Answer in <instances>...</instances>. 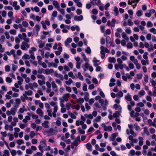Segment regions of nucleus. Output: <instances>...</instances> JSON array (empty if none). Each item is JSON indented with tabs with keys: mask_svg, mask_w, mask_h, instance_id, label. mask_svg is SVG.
Wrapping results in <instances>:
<instances>
[{
	"mask_svg": "<svg viewBox=\"0 0 156 156\" xmlns=\"http://www.w3.org/2000/svg\"><path fill=\"white\" fill-rule=\"evenodd\" d=\"M54 129L53 128H50L49 130L45 131L49 135H51L53 134Z\"/></svg>",
	"mask_w": 156,
	"mask_h": 156,
	"instance_id": "14",
	"label": "nucleus"
},
{
	"mask_svg": "<svg viewBox=\"0 0 156 156\" xmlns=\"http://www.w3.org/2000/svg\"><path fill=\"white\" fill-rule=\"evenodd\" d=\"M134 126L135 127V129L136 131H138L140 129V127L137 125V123H136L134 125Z\"/></svg>",
	"mask_w": 156,
	"mask_h": 156,
	"instance_id": "63",
	"label": "nucleus"
},
{
	"mask_svg": "<svg viewBox=\"0 0 156 156\" xmlns=\"http://www.w3.org/2000/svg\"><path fill=\"white\" fill-rule=\"evenodd\" d=\"M86 147L90 151H92V145L90 143H88L86 144Z\"/></svg>",
	"mask_w": 156,
	"mask_h": 156,
	"instance_id": "17",
	"label": "nucleus"
},
{
	"mask_svg": "<svg viewBox=\"0 0 156 156\" xmlns=\"http://www.w3.org/2000/svg\"><path fill=\"white\" fill-rule=\"evenodd\" d=\"M22 25L25 27H27L28 26V23L25 21H24L22 22Z\"/></svg>",
	"mask_w": 156,
	"mask_h": 156,
	"instance_id": "40",
	"label": "nucleus"
},
{
	"mask_svg": "<svg viewBox=\"0 0 156 156\" xmlns=\"http://www.w3.org/2000/svg\"><path fill=\"white\" fill-rule=\"evenodd\" d=\"M17 111V108H12L11 109V114L13 115H14L16 114V112Z\"/></svg>",
	"mask_w": 156,
	"mask_h": 156,
	"instance_id": "18",
	"label": "nucleus"
},
{
	"mask_svg": "<svg viewBox=\"0 0 156 156\" xmlns=\"http://www.w3.org/2000/svg\"><path fill=\"white\" fill-rule=\"evenodd\" d=\"M49 103L51 106H53L54 107L57 106V103L54 101H51Z\"/></svg>",
	"mask_w": 156,
	"mask_h": 156,
	"instance_id": "31",
	"label": "nucleus"
},
{
	"mask_svg": "<svg viewBox=\"0 0 156 156\" xmlns=\"http://www.w3.org/2000/svg\"><path fill=\"white\" fill-rule=\"evenodd\" d=\"M120 115L119 112L118 111H116L115 113H114L113 116L114 118L119 117Z\"/></svg>",
	"mask_w": 156,
	"mask_h": 156,
	"instance_id": "19",
	"label": "nucleus"
},
{
	"mask_svg": "<svg viewBox=\"0 0 156 156\" xmlns=\"http://www.w3.org/2000/svg\"><path fill=\"white\" fill-rule=\"evenodd\" d=\"M150 31L153 33L154 34H156V30L154 28H152L150 30Z\"/></svg>",
	"mask_w": 156,
	"mask_h": 156,
	"instance_id": "35",
	"label": "nucleus"
},
{
	"mask_svg": "<svg viewBox=\"0 0 156 156\" xmlns=\"http://www.w3.org/2000/svg\"><path fill=\"white\" fill-rule=\"evenodd\" d=\"M85 94H86V95L85 96V97L84 98L86 101H87L89 99V98L88 97V96H89V94L87 92H86L85 93Z\"/></svg>",
	"mask_w": 156,
	"mask_h": 156,
	"instance_id": "33",
	"label": "nucleus"
},
{
	"mask_svg": "<svg viewBox=\"0 0 156 156\" xmlns=\"http://www.w3.org/2000/svg\"><path fill=\"white\" fill-rule=\"evenodd\" d=\"M118 133H114L112 134L111 136L112 138L111 139V140L114 141L116 138V137L118 136Z\"/></svg>",
	"mask_w": 156,
	"mask_h": 156,
	"instance_id": "9",
	"label": "nucleus"
},
{
	"mask_svg": "<svg viewBox=\"0 0 156 156\" xmlns=\"http://www.w3.org/2000/svg\"><path fill=\"white\" fill-rule=\"evenodd\" d=\"M52 112V110L51 109H47V112L48 113V115L51 117H52V114L51 113V112Z\"/></svg>",
	"mask_w": 156,
	"mask_h": 156,
	"instance_id": "49",
	"label": "nucleus"
},
{
	"mask_svg": "<svg viewBox=\"0 0 156 156\" xmlns=\"http://www.w3.org/2000/svg\"><path fill=\"white\" fill-rule=\"evenodd\" d=\"M148 55V53L147 52H145L144 54L143 55V58L145 60H147L148 57L147 55Z\"/></svg>",
	"mask_w": 156,
	"mask_h": 156,
	"instance_id": "39",
	"label": "nucleus"
},
{
	"mask_svg": "<svg viewBox=\"0 0 156 156\" xmlns=\"http://www.w3.org/2000/svg\"><path fill=\"white\" fill-rule=\"evenodd\" d=\"M92 12L93 14H94L95 15H96L98 14V10L96 9H93L92 10Z\"/></svg>",
	"mask_w": 156,
	"mask_h": 156,
	"instance_id": "48",
	"label": "nucleus"
},
{
	"mask_svg": "<svg viewBox=\"0 0 156 156\" xmlns=\"http://www.w3.org/2000/svg\"><path fill=\"white\" fill-rule=\"evenodd\" d=\"M66 83L68 85H69L71 84L73 82V80H72L70 79L69 78V80L68 81L66 80Z\"/></svg>",
	"mask_w": 156,
	"mask_h": 156,
	"instance_id": "26",
	"label": "nucleus"
},
{
	"mask_svg": "<svg viewBox=\"0 0 156 156\" xmlns=\"http://www.w3.org/2000/svg\"><path fill=\"white\" fill-rule=\"evenodd\" d=\"M5 37L4 35H2L1 37V38L0 39V41L2 42V43L3 44L4 42V40L5 39Z\"/></svg>",
	"mask_w": 156,
	"mask_h": 156,
	"instance_id": "50",
	"label": "nucleus"
},
{
	"mask_svg": "<svg viewBox=\"0 0 156 156\" xmlns=\"http://www.w3.org/2000/svg\"><path fill=\"white\" fill-rule=\"evenodd\" d=\"M128 25L129 26H131L133 24V23L132 22L131 20L129 19L128 20Z\"/></svg>",
	"mask_w": 156,
	"mask_h": 156,
	"instance_id": "62",
	"label": "nucleus"
},
{
	"mask_svg": "<svg viewBox=\"0 0 156 156\" xmlns=\"http://www.w3.org/2000/svg\"><path fill=\"white\" fill-rule=\"evenodd\" d=\"M40 144L38 147V148H43L46 145L45 141L44 140L40 141Z\"/></svg>",
	"mask_w": 156,
	"mask_h": 156,
	"instance_id": "4",
	"label": "nucleus"
},
{
	"mask_svg": "<svg viewBox=\"0 0 156 156\" xmlns=\"http://www.w3.org/2000/svg\"><path fill=\"white\" fill-rule=\"evenodd\" d=\"M83 19V16L82 15L80 16H75L74 17V20L75 21H80L82 20Z\"/></svg>",
	"mask_w": 156,
	"mask_h": 156,
	"instance_id": "5",
	"label": "nucleus"
},
{
	"mask_svg": "<svg viewBox=\"0 0 156 156\" xmlns=\"http://www.w3.org/2000/svg\"><path fill=\"white\" fill-rule=\"evenodd\" d=\"M108 61L110 62L115 63L116 62V59L114 57H109L108 58Z\"/></svg>",
	"mask_w": 156,
	"mask_h": 156,
	"instance_id": "13",
	"label": "nucleus"
},
{
	"mask_svg": "<svg viewBox=\"0 0 156 156\" xmlns=\"http://www.w3.org/2000/svg\"><path fill=\"white\" fill-rule=\"evenodd\" d=\"M78 78L80 80H83V76L81 75L80 72H78Z\"/></svg>",
	"mask_w": 156,
	"mask_h": 156,
	"instance_id": "51",
	"label": "nucleus"
},
{
	"mask_svg": "<svg viewBox=\"0 0 156 156\" xmlns=\"http://www.w3.org/2000/svg\"><path fill=\"white\" fill-rule=\"evenodd\" d=\"M100 48L101 50H102L104 51V52L105 51L106 53H109L110 51L107 48H105L103 46H101L100 47Z\"/></svg>",
	"mask_w": 156,
	"mask_h": 156,
	"instance_id": "15",
	"label": "nucleus"
},
{
	"mask_svg": "<svg viewBox=\"0 0 156 156\" xmlns=\"http://www.w3.org/2000/svg\"><path fill=\"white\" fill-rule=\"evenodd\" d=\"M26 152L28 154H31L32 152V151L30 149H27L26 150Z\"/></svg>",
	"mask_w": 156,
	"mask_h": 156,
	"instance_id": "56",
	"label": "nucleus"
},
{
	"mask_svg": "<svg viewBox=\"0 0 156 156\" xmlns=\"http://www.w3.org/2000/svg\"><path fill=\"white\" fill-rule=\"evenodd\" d=\"M50 65L51 66H54L55 68H56L57 66V64H56L55 63H54L53 62H52L51 63H48V65Z\"/></svg>",
	"mask_w": 156,
	"mask_h": 156,
	"instance_id": "47",
	"label": "nucleus"
},
{
	"mask_svg": "<svg viewBox=\"0 0 156 156\" xmlns=\"http://www.w3.org/2000/svg\"><path fill=\"white\" fill-rule=\"evenodd\" d=\"M100 53L101 54V58L102 59H104L105 58V53H104V51L103 50H101V51Z\"/></svg>",
	"mask_w": 156,
	"mask_h": 156,
	"instance_id": "28",
	"label": "nucleus"
},
{
	"mask_svg": "<svg viewBox=\"0 0 156 156\" xmlns=\"http://www.w3.org/2000/svg\"><path fill=\"white\" fill-rule=\"evenodd\" d=\"M17 66L16 65L13 64L12 67V69L13 70V72H14L17 69Z\"/></svg>",
	"mask_w": 156,
	"mask_h": 156,
	"instance_id": "46",
	"label": "nucleus"
},
{
	"mask_svg": "<svg viewBox=\"0 0 156 156\" xmlns=\"http://www.w3.org/2000/svg\"><path fill=\"white\" fill-rule=\"evenodd\" d=\"M70 94L69 93L65 94L62 96L63 99L66 101H67L68 100V98L70 97Z\"/></svg>",
	"mask_w": 156,
	"mask_h": 156,
	"instance_id": "6",
	"label": "nucleus"
},
{
	"mask_svg": "<svg viewBox=\"0 0 156 156\" xmlns=\"http://www.w3.org/2000/svg\"><path fill=\"white\" fill-rule=\"evenodd\" d=\"M111 33V30L110 29H108L106 30L105 33L104 34V36L106 37L107 35H109Z\"/></svg>",
	"mask_w": 156,
	"mask_h": 156,
	"instance_id": "23",
	"label": "nucleus"
},
{
	"mask_svg": "<svg viewBox=\"0 0 156 156\" xmlns=\"http://www.w3.org/2000/svg\"><path fill=\"white\" fill-rule=\"evenodd\" d=\"M144 132L146 133V134L147 135L149 136V133L148 132V131L147 129V127H145L144 128Z\"/></svg>",
	"mask_w": 156,
	"mask_h": 156,
	"instance_id": "36",
	"label": "nucleus"
},
{
	"mask_svg": "<svg viewBox=\"0 0 156 156\" xmlns=\"http://www.w3.org/2000/svg\"><path fill=\"white\" fill-rule=\"evenodd\" d=\"M48 123L49 122L48 121H45L44 122L42 123V125L44 128H48L49 127Z\"/></svg>",
	"mask_w": 156,
	"mask_h": 156,
	"instance_id": "11",
	"label": "nucleus"
},
{
	"mask_svg": "<svg viewBox=\"0 0 156 156\" xmlns=\"http://www.w3.org/2000/svg\"><path fill=\"white\" fill-rule=\"evenodd\" d=\"M125 98L126 100L128 101H131L132 99L131 95L129 94H128L127 95L125 96Z\"/></svg>",
	"mask_w": 156,
	"mask_h": 156,
	"instance_id": "16",
	"label": "nucleus"
},
{
	"mask_svg": "<svg viewBox=\"0 0 156 156\" xmlns=\"http://www.w3.org/2000/svg\"><path fill=\"white\" fill-rule=\"evenodd\" d=\"M144 80L146 83H147L148 82V75H146L144 77Z\"/></svg>",
	"mask_w": 156,
	"mask_h": 156,
	"instance_id": "60",
	"label": "nucleus"
},
{
	"mask_svg": "<svg viewBox=\"0 0 156 156\" xmlns=\"http://www.w3.org/2000/svg\"><path fill=\"white\" fill-rule=\"evenodd\" d=\"M5 71L6 72H9L10 71V67L9 66L7 65L5 67Z\"/></svg>",
	"mask_w": 156,
	"mask_h": 156,
	"instance_id": "57",
	"label": "nucleus"
},
{
	"mask_svg": "<svg viewBox=\"0 0 156 156\" xmlns=\"http://www.w3.org/2000/svg\"><path fill=\"white\" fill-rule=\"evenodd\" d=\"M35 135V133L34 131H31L30 134V136L31 138H33Z\"/></svg>",
	"mask_w": 156,
	"mask_h": 156,
	"instance_id": "55",
	"label": "nucleus"
},
{
	"mask_svg": "<svg viewBox=\"0 0 156 156\" xmlns=\"http://www.w3.org/2000/svg\"><path fill=\"white\" fill-rule=\"evenodd\" d=\"M53 4L57 9L60 8V6L58 2L56 1H54L53 2Z\"/></svg>",
	"mask_w": 156,
	"mask_h": 156,
	"instance_id": "10",
	"label": "nucleus"
},
{
	"mask_svg": "<svg viewBox=\"0 0 156 156\" xmlns=\"http://www.w3.org/2000/svg\"><path fill=\"white\" fill-rule=\"evenodd\" d=\"M5 80L8 83H10L12 82V79L9 77H7L6 78Z\"/></svg>",
	"mask_w": 156,
	"mask_h": 156,
	"instance_id": "53",
	"label": "nucleus"
},
{
	"mask_svg": "<svg viewBox=\"0 0 156 156\" xmlns=\"http://www.w3.org/2000/svg\"><path fill=\"white\" fill-rule=\"evenodd\" d=\"M57 10L58 11H59L61 13L64 15H65V11L64 9H60V8L59 9H57Z\"/></svg>",
	"mask_w": 156,
	"mask_h": 156,
	"instance_id": "41",
	"label": "nucleus"
},
{
	"mask_svg": "<svg viewBox=\"0 0 156 156\" xmlns=\"http://www.w3.org/2000/svg\"><path fill=\"white\" fill-rule=\"evenodd\" d=\"M79 132L81 134H84L85 133V131L82 129L80 127H79L78 129Z\"/></svg>",
	"mask_w": 156,
	"mask_h": 156,
	"instance_id": "34",
	"label": "nucleus"
},
{
	"mask_svg": "<svg viewBox=\"0 0 156 156\" xmlns=\"http://www.w3.org/2000/svg\"><path fill=\"white\" fill-rule=\"evenodd\" d=\"M10 33L11 34L15 35L16 34V30L14 29H12L10 30Z\"/></svg>",
	"mask_w": 156,
	"mask_h": 156,
	"instance_id": "38",
	"label": "nucleus"
},
{
	"mask_svg": "<svg viewBox=\"0 0 156 156\" xmlns=\"http://www.w3.org/2000/svg\"><path fill=\"white\" fill-rule=\"evenodd\" d=\"M142 12L141 10L137 11L136 12L137 16L139 17L141 16L142 15Z\"/></svg>",
	"mask_w": 156,
	"mask_h": 156,
	"instance_id": "29",
	"label": "nucleus"
},
{
	"mask_svg": "<svg viewBox=\"0 0 156 156\" xmlns=\"http://www.w3.org/2000/svg\"><path fill=\"white\" fill-rule=\"evenodd\" d=\"M40 29V27L38 25L36 24L35 25L33 31L34 33H35V32H36L37 36L38 35V32L39 31Z\"/></svg>",
	"mask_w": 156,
	"mask_h": 156,
	"instance_id": "3",
	"label": "nucleus"
},
{
	"mask_svg": "<svg viewBox=\"0 0 156 156\" xmlns=\"http://www.w3.org/2000/svg\"><path fill=\"white\" fill-rule=\"evenodd\" d=\"M51 83L53 90L57 92L58 90L57 89V86L55 83V82L54 81H53L51 82Z\"/></svg>",
	"mask_w": 156,
	"mask_h": 156,
	"instance_id": "7",
	"label": "nucleus"
},
{
	"mask_svg": "<svg viewBox=\"0 0 156 156\" xmlns=\"http://www.w3.org/2000/svg\"><path fill=\"white\" fill-rule=\"evenodd\" d=\"M11 153L12 156H15L16 154V151L14 150H12V151H11Z\"/></svg>",
	"mask_w": 156,
	"mask_h": 156,
	"instance_id": "58",
	"label": "nucleus"
},
{
	"mask_svg": "<svg viewBox=\"0 0 156 156\" xmlns=\"http://www.w3.org/2000/svg\"><path fill=\"white\" fill-rule=\"evenodd\" d=\"M37 77L38 78H41L43 80H44L45 78L44 76L42 75L38 74L37 75Z\"/></svg>",
	"mask_w": 156,
	"mask_h": 156,
	"instance_id": "22",
	"label": "nucleus"
},
{
	"mask_svg": "<svg viewBox=\"0 0 156 156\" xmlns=\"http://www.w3.org/2000/svg\"><path fill=\"white\" fill-rule=\"evenodd\" d=\"M95 107L94 108V109L95 110L97 108H100L101 106H100L99 104L98 103H95L94 104Z\"/></svg>",
	"mask_w": 156,
	"mask_h": 156,
	"instance_id": "42",
	"label": "nucleus"
},
{
	"mask_svg": "<svg viewBox=\"0 0 156 156\" xmlns=\"http://www.w3.org/2000/svg\"><path fill=\"white\" fill-rule=\"evenodd\" d=\"M87 86L86 83H84L83 84V91H86L87 90Z\"/></svg>",
	"mask_w": 156,
	"mask_h": 156,
	"instance_id": "54",
	"label": "nucleus"
},
{
	"mask_svg": "<svg viewBox=\"0 0 156 156\" xmlns=\"http://www.w3.org/2000/svg\"><path fill=\"white\" fill-rule=\"evenodd\" d=\"M8 135L9 136V140L10 141L14 139L13 135L9 133L8 134Z\"/></svg>",
	"mask_w": 156,
	"mask_h": 156,
	"instance_id": "32",
	"label": "nucleus"
},
{
	"mask_svg": "<svg viewBox=\"0 0 156 156\" xmlns=\"http://www.w3.org/2000/svg\"><path fill=\"white\" fill-rule=\"evenodd\" d=\"M126 46L128 48H131L133 47V45L131 42H129L126 45Z\"/></svg>",
	"mask_w": 156,
	"mask_h": 156,
	"instance_id": "43",
	"label": "nucleus"
},
{
	"mask_svg": "<svg viewBox=\"0 0 156 156\" xmlns=\"http://www.w3.org/2000/svg\"><path fill=\"white\" fill-rule=\"evenodd\" d=\"M25 93L28 95H31L33 92L30 90H28L27 91H25Z\"/></svg>",
	"mask_w": 156,
	"mask_h": 156,
	"instance_id": "30",
	"label": "nucleus"
},
{
	"mask_svg": "<svg viewBox=\"0 0 156 156\" xmlns=\"http://www.w3.org/2000/svg\"><path fill=\"white\" fill-rule=\"evenodd\" d=\"M21 48L23 50H27V48H30L29 45L26 42L23 41L22 42V44L20 46Z\"/></svg>",
	"mask_w": 156,
	"mask_h": 156,
	"instance_id": "1",
	"label": "nucleus"
},
{
	"mask_svg": "<svg viewBox=\"0 0 156 156\" xmlns=\"http://www.w3.org/2000/svg\"><path fill=\"white\" fill-rule=\"evenodd\" d=\"M4 154H5V155H7V156H9V151L8 150H5L4 151Z\"/></svg>",
	"mask_w": 156,
	"mask_h": 156,
	"instance_id": "59",
	"label": "nucleus"
},
{
	"mask_svg": "<svg viewBox=\"0 0 156 156\" xmlns=\"http://www.w3.org/2000/svg\"><path fill=\"white\" fill-rule=\"evenodd\" d=\"M136 76L138 79H141L143 75L141 74H137Z\"/></svg>",
	"mask_w": 156,
	"mask_h": 156,
	"instance_id": "61",
	"label": "nucleus"
},
{
	"mask_svg": "<svg viewBox=\"0 0 156 156\" xmlns=\"http://www.w3.org/2000/svg\"><path fill=\"white\" fill-rule=\"evenodd\" d=\"M114 15L115 16H117L119 15V12L118 8L115 6L114 7Z\"/></svg>",
	"mask_w": 156,
	"mask_h": 156,
	"instance_id": "12",
	"label": "nucleus"
},
{
	"mask_svg": "<svg viewBox=\"0 0 156 156\" xmlns=\"http://www.w3.org/2000/svg\"><path fill=\"white\" fill-rule=\"evenodd\" d=\"M16 142L19 145H20L22 144H24V143L23 140L21 139L17 140L16 141Z\"/></svg>",
	"mask_w": 156,
	"mask_h": 156,
	"instance_id": "24",
	"label": "nucleus"
},
{
	"mask_svg": "<svg viewBox=\"0 0 156 156\" xmlns=\"http://www.w3.org/2000/svg\"><path fill=\"white\" fill-rule=\"evenodd\" d=\"M123 96V93L121 91H119L118 93L117 94V98H119H119L122 97Z\"/></svg>",
	"mask_w": 156,
	"mask_h": 156,
	"instance_id": "25",
	"label": "nucleus"
},
{
	"mask_svg": "<svg viewBox=\"0 0 156 156\" xmlns=\"http://www.w3.org/2000/svg\"><path fill=\"white\" fill-rule=\"evenodd\" d=\"M147 27H151L153 26V24L151 23V21H148L147 23Z\"/></svg>",
	"mask_w": 156,
	"mask_h": 156,
	"instance_id": "37",
	"label": "nucleus"
},
{
	"mask_svg": "<svg viewBox=\"0 0 156 156\" xmlns=\"http://www.w3.org/2000/svg\"><path fill=\"white\" fill-rule=\"evenodd\" d=\"M101 117L100 116H98V117L93 120V122H98L100 121Z\"/></svg>",
	"mask_w": 156,
	"mask_h": 156,
	"instance_id": "27",
	"label": "nucleus"
},
{
	"mask_svg": "<svg viewBox=\"0 0 156 156\" xmlns=\"http://www.w3.org/2000/svg\"><path fill=\"white\" fill-rule=\"evenodd\" d=\"M138 139L140 140L139 144L141 146L143 144V138L141 137H139Z\"/></svg>",
	"mask_w": 156,
	"mask_h": 156,
	"instance_id": "21",
	"label": "nucleus"
},
{
	"mask_svg": "<svg viewBox=\"0 0 156 156\" xmlns=\"http://www.w3.org/2000/svg\"><path fill=\"white\" fill-rule=\"evenodd\" d=\"M92 82L93 83L95 84H98V81L96 78H94L92 79Z\"/></svg>",
	"mask_w": 156,
	"mask_h": 156,
	"instance_id": "64",
	"label": "nucleus"
},
{
	"mask_svg": "<svg viewBox=\"0 0 156 156\" xmlns=\"http://www.w3.org/2000/svg\"><path fill=\"white\" fill-rule=\"evenodd\" d=\"M23 96H21V99L22 100V101L23 102H24L25 101V99H28V97H27V95H26V94H23Z\"/></svg>",
	"mask_w": 156,
	"mask_h": 156,
	"instance_id": "20",
	"label": "nucleus"
},
{
	"mask_svg": "<svg viewBox=\"0 0 156 156\" xmlns=\"http://www.w3.org/2000/svg\"><path fill=\"white\" fill-rule=\"evenodd\" d=\"M36 112L40 116L42 117H43V113L40 108L37 109L36 111Z\"/></svg>",
	"mask_w": 156,
	"mask_h": 156,
	"instance_id": "8",
	"label": "nucleus"
},
{
	"mask_svg": "<svg viewBox=\"0 0 156 156\" xmlns=\"http://www.w3.org/2000/svg\"><path fill=\"white\" fill-rule=\"evenodd\" d=\"M85 51L88 54H90L91 52L90 48L89 47H87Z\"/></svg>",
	"mask_w": 156,
	"mask_h": 156,
	"instance_id": "44",
	"label": "nucleus"
},
{
	"mask_svg": "<svg viewBox=\"0 0 156 156\" xmlns=\"http://www.w3.org/2000/svg\"><path fill=\"white\" fill-rule=\"evenodd\" d=\"M146 38L148 41H150L151 40V35L150 34H147L146 36Z\"/></svg>",
	"mask_w": 156,
	"mask_h": 156,
	"instance_id": "52",
	"label": "nucleus"
},
{
	"mask_svg": "<svg viewBox=\"0 0 156 156\" xmlns=\"http://www.w3.org/2000/svg\"><path fill=\"white\" fill-rule=\"evenodd\" d=\"M24 58L25 59H29L30 58L29 55L27 54H25L22 57V58Z\"/></svg>",
	"mask_w": 156,
	"mask_h": 156,
	"instance_id": "45",
	"label": "nucleus"
},
{
	"mask_svg": "<svg viewBox=\"0 0 156 156\" xmlns=\"http://www.w3.org/2000/svg\"><path fill=\"white\" fill-rule=\"evenodd\" d=\"M101 126L102 127H103L104 130L105 131L109 130L111 131L112 130V127L110 126H107L105 125L104 123H103L102 124Z\"/></svg>",
	"mask_w": 156,
	"mask_h": 156,
	"instance_id": "2",
	"label": "nucleus"
}]
</instances>
